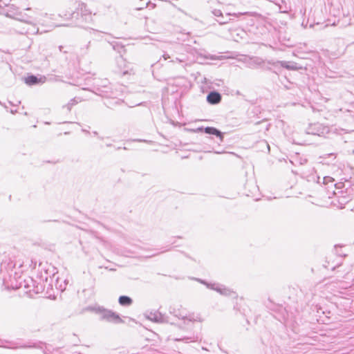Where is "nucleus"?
Wrapping results in <instances>:
<instances>
[{"label": "nucleus", "instance_id": "f257e3e1", "mask_svg": "<svg viewBox=\"0 0 354 354\" xmlns=\"http://www.w3.org/2000/svg\"><path fill=\"white\" fill-rule=\"evenodd\" d=\"M207 100L210 104H217L221 102V96L218 93L211 92L207 95Z\"/></svg>", "mask_w": 354, "mask_h": 354}, {"label": "nucleus", "instance_id": "f03ea898", "mask_svg": "<svg viewBox=\"0 0 354 354\" xmlns=\"http://www.w3.org/2000/svg\"><path fill=\"white\" fill-rule=\"evenodd\" d=\"M205 132L208 134L215 135L221 138H223L221 133L218 129L214 127H206L205 129Z\"/></svg>", "mask_w": 354, "mask_h": 354}, {"label": "nucleus", "instance_id": "7ed1b4c3", "mask_svg": "<svg viewBox=\"0 0 354 354\" xmlns=\"http://www.w3.org/2000/svg\"><path fill=\"white\" fill-rule=\"evenodd\" d=\"M119 303L122 306H129L132 303V300L127 296H121L119 297Z\"/></svg>", "mask_w": 354, "mask_h": 354}, {"label": "nucleus", "instance_id": "20e7f679", "mask_svg": "<svg viewBox=\"0 0 354 354\" xmlns=\"http://www.w3.org/2000/svg\"><path fill=\"white\" fill-rule=\"evenodd\" d=\"M38 79L34 75H30L26 78V83L30 85L37 84Z\"/></svg>", "mask_w": 354, "mask_h": 354}, {"label": "nucleus", "instance_id": "39448f33", "mask_svg": "<svg viewBox=\"0 0 354 354\" xmlns=\"http://www.w3.org/2000/svg\"><path fill=\"white\" fill-rule=\"evenodd\" d=\"M111 317H113V319L115 321H118V322H121V319L120 317L117 315H115V314H112L111 315Z\"/></svg>", "mask_w": 354, "mask_h": 354}, {"label": "nucleus", "instance_id": "423d86ee", "mask_svg": "<svg viewBox=\"0 0 354 354\" xmlns=\"http://www.w3.org/2000/svg\"><path fill=\"white\" fill-rule=\"evenodd\" d=\"M267 148H268V151H270V146L268 144H267Z\"/></svg>", "mask_w": 354, "mask_h": 354}]
</instances>
